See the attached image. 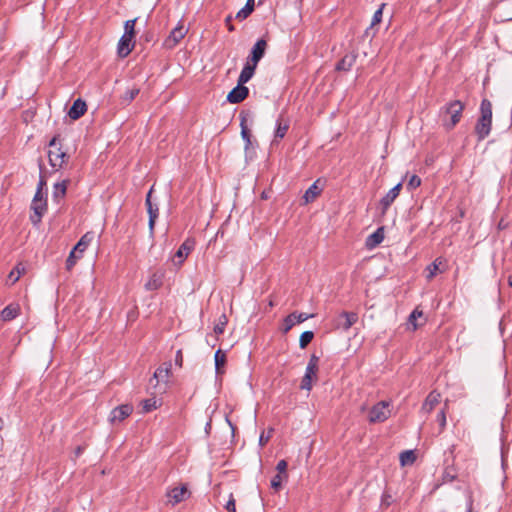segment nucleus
<instances>
[{"label":"nucleus","instance_id":"412c9836","mask_svg":"<svg viewBox=\"0 0 512 512\" xmlns=\"http://www.w3.org/2000/svg\"><path fill=\"white\" fill-rule=\"evenodd\" d=\"M384 240V228L379 227L375 232L366 239V246L370 249L375 248Z\"/></svg>","mask_w":512,"mask_h":512},{"label":"nucleus","instance_id":"f03ea898","mask_svg":"<svg viewBox=\"0 0 512 512\" xmlns=\"http://www.w3.org/2000/svg\"><path fill=\"white\" fill-rule=\"evenodd\" d=\"M492 127V104L488 99H483L480 104V117L475 125V133L478 141L484 140Z\"/></svg>","mask_w":512,"mask_h":512},{"label":"nucleus","instance_id":"ea45409f","mask_svg":"<svg viewBox=\"0 0 512 512\" xmlns=\"http://www.w3.org/2000/svg\"><path fill=\"white\" fill-rule=\"evenodd\" d=\"M422 315H423V312L418 309L413 310V312L410 314V316L408 318V324L412 326L413 330L417 329L416 320H417V318L421 317Z\"/></svg>","mask_w":512,"mask_h":512},{"label":"nucleus","instance_id":"3c124183","mask_svg":"<svg viewBox=\"0 0 512 512\" xmlns=\"http://www.w3.org/2000/svg\"><path fill=\"white\" fill-rule=\"evenodd\" d=\"M272 432H273V429H270V430L268 431V434H267V435H265V433H264V432L260 435V437H259V444H260V446H262V447H263V446H264V445L269 441V439H270V437H271Z\"/></svg>","mask_w":512,"mask_h":512},{"label":"nucleus","instance_id":"603ef678","mask_svg":"<svg viewBox=\"0 0 512 512\" xmlns=\"http://www.w3.org/2000/svg\"><path fill=\"white\" fill-rule=\"evenodd\" d=\"M158 215L159 214L157 213H151V215H149V229L151 232H153L155 221L158 218Z\"/></svg>","mask_w":512,"mask_h":512},{"label":"nucleus","instance_id":"393cba45","mask_svg":"<svg viewBox=\"0 0 512 512\" xmlns=\"http://www.w3.org/2000/svg\"><path fill=\"white\" fill-rule=\"evenodd\" d=\"M356 61V55L347 54L345 55L336 65L338 71H349Z\"/></svg>","mask_w":512,"mask_h":512},{"label":"nucleus","instance_id":"9d476101","mask_svg":"<svg viewBox=\"0 0 512 512\" xmlns=\"http://www.w3.org/2000/svg\"><path fill=\"white\" fill-rule=\"evenodd\" d=\"M133 412V406L130 404H123L115 407L109 416V421L111 423L121 422L127 417H129Z\"/></svg>","mask_w":512,"mask_h":512},{"label":"nucleus","instance_id":"c85d7f7f","mask_svg":"<svg viewBox=\"0 0 512 512\" xmlns=\"http://www.w3.org/2000/svg\"><path fill=\"white\" fill-rule=\"evenodd\" d=\"M68 183H69V180H63L61 182L54 184L53 198L55 200L64 198L66 191H67Z\"/></svg>","mask_w":512,"mask_h":512},{"label":"nucleus","instance_id":"cd10ccee","mask_svg":"<svg viewBox=\"0 0 512 512\" xmlns=\"http://www.w3.org/2000/svg\"><path fill=\"white\" fill-rule=\"evenodd\" d=\"M246 121H247L246 115L244 114V112H241L240 113L241 136L246 143V148H248L249 145L251 144V134L247 128Z\"/></svg>","mask_w":512,"mask_h":512},{"label":"nucleus","instance_id":"79ce46f5","mask_svg":"<svg viewBox=\"0 0 512 512\" xmlns=\"http://www.w3.org/2000/svg\"><path fill=\"white\" fill-rule=\"evenodd\" d=\"M421 185V178L417 175H411L408 183H407V189L412 191L416 188H418Z\"/></svg>","mask_w":512,"mask_h":512},{"label":"nucleus","instance_id":"bb28decb","mask_svg":"<svg viewBox=\"0 0 512 512\" xmlns=\"http://www.w3.org/2000/svg\"><path fill=\"white\" fill-rule=\"evenodd\" d=\"M443 263L444 259L442 257H438L430 265L427 266L426 270L428 274L426 277L428 280H431L433 277H435L438 272H442V270H440V266Z\"/></svg>","mask_w":512,"mask_h":512},{"label":"nucleus","instance_id":"7c9ffc66","mask_svg":"<svg viewBox=\"0 0 512 512\" xmlns=\"http://www.w3.org/2000/svg\"><path fill=\"white\" fill-rule=\"evenodd\" d=\"M24 273H25V267L22 263H19L9 273L8 280L11 281V284H14L19 280L20 276Z\"/></svg>","mask_w":512,"mask_h":512},{"label":"nucleus","instance_id":"1a4fd4ad","mask_svg":"<svg viewBox=\"0 0 512 512\" xmlns=\"http://www.w3.org/2000/svg\"><path fill=\"white\" fill-rule=\"evenodd\" d=\"M195 247V240L193 238H187L178 248L174 255V259L177 261L175 262L177 265H182V263L185 261L187 256L191 253V251Z\"/></svg>","mask_w":512,"mask_h":512},{"label":"nucleus","instance_id":"dca6fc26","mask_svg":"<svg viewBox=\"0 0 512 512\" xmlns=\"http://www.w3.org/2000/svg\"><path fill=\"white\" fill-rule=\"evenodd\" d=\"M133 37L123 34L118 42L117 53L120 58L127 57L134 48Z\"/></svg>","mask_w":512,"mask_h":512},{"label":"nucleus","instance_id":"6ab92c4d","mask_svg":"<svg viewBox=\"0 0 512 512\" xmlns=\"http://www.w3.org/2000/svg\"><path fill=\"white\" fill-rule=\"evenodd\" d=\"M256 67H257V65H254V63L247 60V62L245 63V65L239 75V78H238L239 84L247 83L253 77Z\"/></svg>","mask_w":512,"mask_h":512},{"label":"nucleus","instance_id":"a18cd8bd","mask_svg":"<svg viewBox=\"0 0 512 512\" xmlns=\"http://www.w3.org/2000/svg\"><path fill=\"white\" fill-rule=\"evenodd\" d=\"M437 422L440 426V432H442L446 427V412L445 409H441L437 414Z\"/></svg>","mask_w":512,"mask_h":512},{"label":"nucleus","instance_id":"72a5a7b5","mask_svg":"<svg viewBox=\"0 0 512 512\" xmlns=\"http://www.w3.org/2000/svg\"><path fill=\"white\" fill-rule=\"evenodd\" d=\"M228 323V319H227V316L225 314H222L219 319H218V322L215 324L214 326V332L216 335H221L224 333V330H225V327Z\"/></svg>","mask_w":512,"mask_h":512},{"label":"nucleus","instance_id":"5fc2aeb1","mask_svg":"<svg viewBox=\"0 0 512 512\" xmlns=\"http://www.w3.org/2000/svg\"><path fill=\"white\" fill-rule=\"evenodd\" d=\"M46 185V182L44 181V179L41 177L40 178V181L38 183V187H37V190L36 191H40L42 192V189L43 187Z\"/></svg>","mask_w":512,"mask_h":512},{"label":"nucleus","instance_id":"7ed1b4c3","mask_svg":"<svg viewBox=\"0 0 512 512\" xmlns=\"http://www.w3.org/2000/svg\"><path fill=\"white\" fill-rule=\"evenodd\" d=\"M31 210L33 213L30 215V221L37 226L47 211V200L43 192L36 191L31 203Z\"/></svg>","mask_w":512,"mask_h":512},{"label":"nucleus","instance_id":"f8f14e48","mask_svg":"<svg viewBox=\"0 0 512 512\" xmlns=\"http://www.w3.org/2000/svg\"><path fill=\"white\" fill-rule=\"evenodd\" d=\"M187 33V29L182 24H178L169 34V36L165 40V45L168 48L175 47L181 39L184 38V36Z\"/></svg>","mask_w":512,"mask_h":512},{"label":"nucleus","instance_id":"f3484780","mask_svg":"<svg viewBox=\"0 0 512 512\" xmlns=\"http://www.w3.org/2000/svg\"><path fill=\"white\" fill-rule=\"evenodd\" d=\"M440 400V393L436 391L430 392L422 404L421 412L429 414L440 403Z\"/></svg>","mask_w":512,"mask_h":512},{"label":"nucleus","instance_id":"9b49d317","mask_svg":"<svg viewBox=\"0 0 512 512\" xmlns=\"http://www.w3.org/2000/svg\"><path fill=\"white\" fill-rule=\"evenodd\" d=\"M249 94V90L244 84H237L227 95V101L232 104H237L244 101Z\"/></svg>","mask_w":512,"mask_h":512},{"label":"nucleus","instance_id":"e433bc0d","mask_svg":"<svg viewBox=\"0 0 512 512\" xmlns=\"http://www.w3.org/2000/svg\"><path fill=\"white\" fill-rule=\"evenodd\" d=\"M152 192H153V187H151V189L148 191V193L146 195V199H145V204L147 206V212L149 215H151V213L159 214L158 206L157 205L154 206L151 201Z\"/></svg>","mask_w":512,"mask_h":512},{"label":"nucleus","instance_id":"864d4df0","mask_svg":"<svg viewBox=\"0 0 512 512\" xmlns=\"http://www.w3.org/2000/svg\"><path fill=\"white\" fill-rule=\"evenodd\" d=\"M175 364L179 367H182L183 364V354L181 350H178L175 355Z\"/></svg>","mask_w":512,"mask_h":512},{"label":"nucleus","instance_id":"6e6d98bb","mask_svg":"<svg viewBox=\"0 0 512 512\" xmlns=\"http://www.w3.org/2000/svg\"><path fill=\"white\" fill-rule=\"evenodd\" d=\"M83 450H84V447H82V446H78V447L75 449V455H76V457H79V456L83 453Z\"/></svg>","mask_w":512,"mask_h":512},{"label":"nucleus","instance_id":"b1692460","mask_svg":"<svg viewBox=\"0 0 512 512\" xmlns=\"http://www.w3.org/2000/svg\"><path fill=\"white\" fill-rule=\"evenodd\" d=\"M163 284V274L153 273L145 284V289L148 291L158 290Z\"/></svg>","mask_w":512,"mask_h":512},{"label":"nucleus","instance_id":"aec40b11","mask_svg":"<svg viewBox=\"0 0 512 512\" xmlns=\"http://www.w3.org/2000/svg\"><path fill=\"white\" fill-rule=\"evenodd\" d=\"M20 313V307L17 304H10L6 306L0 313L2 321L7 322L15 319Z\"/></svg>","mask_w":512,"mask_h":512},{"label":"nucleus","instance_id":"f704fd0d","mask_svg":"<svg viewBox=\"0 0 512 512\" xmlns=\"http://www.w3.org/2000/svg\"><path fill=\"white\" fill-rule=\"evenodd\" d=\"M415 459V454L412 450H406L400 454V463L403 466L407 464H412L415 461Z\"/></svg>","mask_w":512,"mask_h":512},{"label":"nucleus","instance_id":"2f4dec72","mask_svg":"<svg viewBox=\"0 0 512 512\" xmlns=\"http://www.w3.org/2000/svg\"><path fill=\"white\" fill-rule=\"evenodd\" d=\"M214 360H215V369H216V372L219 374V373H221V368H222V367L225 365V363H226V355H225V353H224L221 349H218V350L215 352Z\"/></svg>","mask_w":512,"mask_h":512},{"label":"nucleus","instance_id":"0eeeda50","mask_svg":"<svg viewBox=\"0 0 512 512\" xmlns=\"http://www.w3.org/2000/svg\"><path fill=\"white\" fill-rule=\"evenodd\" d=\"M190 496V492L188 491V487L186 484H182L179 487L168 488L166 491V497L168 498V503L172 506H175L184 500H186Z\"/></svg>","mask_w":512,"mask_h":512},{"label":"nucleus","instance_id":"f257e3e1","mask_svg":"<svg viewBox=\"0 0 512 512\" xmlns=\"http://www.w3.org/2000/svg\"><path fill=\"white\" fill-rule=\"evenodd\" d=\"M465 105L460 100H453L441 107L439 117L446 130H452L461 120Z\"/></svg>","mask_w":512,"mask_h":512},{"label":"nucleus","instance_id":"c756f323","mask_svg":"<svg viewBox=\"0 0 512 512\" xmlns=\"http://www.w3.org/2000/svg\"><path fill=\"white\" fill-rule=\"evenodd\" d=\"M255 7V0H247L245 6L237 13L236 18L243 20L246 19Z\"/></svg>","mask_w":512,"mask_h":512},{"label":"nucleus","instance_id":"bf43d9fd","mask_svg":"<svg viewBox=\"0 0 512 512\" xmlns=\"http://www.w3.org/2000/svg\"><path fill=\"white\" fill-rule=\"evenodd\" d=\"M509 20H512V16H511V17H509Z\"/></svg>","mask_w":512,"mask_h":512},{"label":"nucleus","instance_id":"5701e85b","mask_svg":"<svg viewBox=\"0 0 512 512\" xmlns=\"http://www.w3.org/2000/svg\"><path fill=\"white\" fill-rule=\"evenodd\" d=\"M93 239L94 233L86 232L74 246L73 250H75L77 253L83 254L87 247L90 245V243L93 241Z\"/></svg>","mask_w":512,"mask_h":512},{"label":"nucleus","instance_id":"39448f33","mask_svg":"<svg viewBox=\"0 0 512 512\" xmlns=\"http://www.w3.org/2000/svg\"><path fill=\"white\" fill-rule=\"evenodd\" d=\"M58 144L57 136L53 137L49 142V146L55 148L54 150L51 149L48 151L49 164L55 170L62 168L67 158L66 153L63 152L61 148L57 147Z\"/></svg>","mask_w":512,"mask_h":512},{"label":"nucleus","instance_id":"37998d69","mask_svg":"<svg viewBox=\"0 0 512 512\" xmlns=\"http://www.w3.org/2000/svg\"><path fill=\"white\" fill-rule=\"evenodd\" d=\"M283 478L284 476L281 474H276L275 476H273V478L271 479V488H273L275 491L280 490L282 487Z\"/></svg>","mask_w":512,"mask_h":512},{"label":"nucleus","instance_id":"49530a36","mask_svg":"<svg viewBox=\"0 0 512 512\" xmlns=\"http://www.w3.org/2000/svg\"><path fill=\"white\" fill-rule=\"evenodd\" d=\"M383 6L381 5L374 13L371 21V26H374L376 24H379L382 21V15H383Z\"/></svg>","mask_w":512,"mask_h":512},{"label":"nucleus","instance_id":"20e7f679","mask_svg":"<svg viewBox=\"0 0 512 512\" xmlns=\"http://www.w3.org/2000/svg\"><path fill=\"white\" fill-rule=\"evenodd\" d=\"M391 415L390 402L380 401L372 406L369 411L368 420L370 423H381Z\"/></svg>","mask_w":512,"mask_h":512},{"label":"nucleus","instance_id":"4d7b16f0","mask_svg":"<svg viewBox=\"0 0 512 512\" xmlns=\"http://www.w3.org/2000/svg\"><path fill=\"white\" fill-rule=\"evenodd\" d=\"M508 284L512 287V274L508 277Z\"/></svg>","mask_w":512,"mask_h":512},{"label":"nucleus","instance_id":"a211bd4d","mask_svg":"<svg viewBox=\"0 0 512 512\" xmlns=\"http://www.w3.org/2000/svg\"><path fill=\"white\" fill-rule=\"evenodd\" d=\"M86 111H87L86 102L84 100H82L81 98H78L73 102L71 108L69 109L68 116L72 120H77L80 117H82Z\"/></svg>","mask_w":512,"mask_h":512},{"label":"nucleus","instance_id":"8fccbe9b","mask_svg":"<svg viewBox=\"0 0 512 512\" xmlns=\"http://www.w3.org/2000/svg\"><path fill=\"white\" fill-rule=\"evenodd\" d=\"M227 512H236V504L233 494H230L229 500L225 505Z\"/></svg>","mask_w":512,"mask_h":512},{"label":"nucleus","instance_id":"de8ad7c7","mask_svg":"<svg viewBox=\"0 0 512 512\" xmlns=\"http://www.w3.org/2000/svg\"><path fill=\"white\" fill-rule=\"evenodd\" d=\"M276 470L278 471L277 474H281L284 476L285 479H287V462L285 460H280L276 465Z\"/></svg>","mask_w":512,"mask_h":512},{"label":"nucleus","instance_id":"2eb2a0df","mask_svg":"<svg viewBox=\"0 0 512 512\" xmlns=\"http://www.w3.org/2000/svg\"><path fill=\"white\" fill-rule=\"evenodd\" d=\"M314 314H306V313H296L293 312L289 314L284 319V333H287L295 324L302 323L310 318H313Z\"/></svg>","mask_w":512,"mask_h":512},{"label":"nucleus","instance_id":"09e8293b","mask_svg":"<svg viewBox=\"0 0 512 512\" xmlns=\"http://www.w3.org/2000/svg\"><path fill=\"white\" fill-rule=\"evenodd\" d=\"M392 502V496L389 493L384 492L381 498V506L387 508L391 505Z\"/></svg>","mask_w":512,"mask_h":512},{"label":"nucleus","instance_id":"ddd939ff","mask_svg":"<svg viewBox=\"0 0 512 512\" xmlns=\"http://www.w3.org/2000/svg\"><path fill=\"white\" fill-rule=\"evenodd\" d=\"M402 188V183H398L393 188H391L385 196H383L380 200V206L382 209V212L385 213L388 208L391 206V204L395 201V199L399 196L400 191Z\"/></svg>","mask_w":512,"mask_h":512},{"label":"nucleus","instance_id":"473e14b6","mask_svg":"<svg viewBox=\"0 0 512 512\" xmlns=\"http://www.w3.org/2000/svg\"><path fill=\"white\" fill-rule=\"evenodd\" d=\"M289 129V123L285 122L282 123L281 119L279 118L276 122V130H275V138H284L287 131Z\"/></svg>","mask_w":512,"mask_h":512},{"label":"nucleus","instance_id":"58836bf2","mask_svg":"<svg viewBox=\"0 0 512 512\" xmlns=\"http://www.w3.org/2000/svg\"><path fill=\"white\" fill-rule=\"evenodd\" d=\"M82 257V254L77 253L75 250H71L67 260H66V268L67 270H71L73 266L76 264L77 260Z\"/></svg>","mask_w":512,"mask_h":512},{"label":"nucleus","instance_id":"a878e982","mask_svg":"<svg viewBox=\"0 0 512 512\" xmlns=\"http://www.w3.org/2000/svg\"><path fill=\"white\" fill-rule=\"evenodd\" d=\"M319 180L315 181L305 192L303 198L305 203L313 202L321 193V188L318 187Z\"/></svg>","mask_w":512,"mask_h":512},{"label":"nucleus","instance_id":"4be33fe9","mask_svg":"<svg viewBox=\"0 0 512 512\" xmlns=\"http://www.w3.org/2000/svg\"><path fill=\"white\" fill-rule=\"evenodd\" d=\"M170 372H171V363L166 362V363H163L160 367H158L156 369L153 377L157 380V382H159V381L167 382L169 379V376H170Z\"/></svg>","mask_w":512,"mask_h":512},{"label":"nucleus","instance_id":"6e6552de","mask_svg":"<svg viewBox=\"0 0 512 512\" xmlns=\"http://www.w3.org/2000/svg\"><path fill=\"white\" fill-rule=\"evenodd\" d=\"M357 321V313L343 311L336 320V327L343 331H348Z\"/></svg>","mask_w":512,"mask_h":512},{"label":"nucleus","instance_id":"4468645a","mask_svg":"<svg viewBox=\"0 0 512 512\" xmlns=\"http://www.w3.org/2000/svg\"><path fill=\"white\" fill-rule=\"evenodd\" d=\"M266 48H267L266 40H264V39L257 40L251 49V53L248 58V61L254 63V65H258L259 61L263 58V56L265 54Z\"/></svg>","mask_w":512,"mask_h":512},{"label":"nucleus","instance_id":"a19ab883","mask_svg":"<svg viewBox=\"0 0 512 512\" xmlns=\"http://www.w3.org/2000/svg\"><path fill=\"white\" fill-rule=\"evenodd\" d=\"M136 19L127 20L124 25V34L134 38Z\"/></svg>","mask_w":512,"mask_h":512},{"label":"nucleus","instance_id":"13d9d810","mask_svg":"<svg viewBox=\"0 0 512 512\" xmlns=\"http://www.w3.org/2000/svg\"><path fill=\"white\" fill-rule=\"evenodd\" d=\"M467 512H472V500H469V508Z\"/></svg>","mask_w":512,"mask_h":512},{"label":"nucleus","instance_id":"c03bdc74","mask_svg":"<svg viewBox=\"0 0 512 512\" xmlns=\"http://www.w3.org/2000/svg\"><path fill=\"white\" fill-rule=\"evenodd\" d=\"M138 94H139V89H137V88L128 89L124 93L123 100L129 103V102L133 101Z\"/></svg>","mask_w":512,"mask_h":512},{"label":"nucleus","instance_id":"c9c22d12","mask_svg":"<svg viewBox=\"0 0 512 512\" xmlns=\"http://www.w3.org/2000/svg\"><path fill=\"white\" fill-rule=\"evenodd\" d=\"M314 333L312 331H305L300 335L299 346L301 349H304L308 346V344L313 340Z\"/></svg>","mask_w":512,"mask_h":512},{"label":"nucleus","instance_id":"4c0bfd02","mask_svg":"<svg viewBox=\"0 0 512 512\" xmlns=\"http://www.w3.org/2000/svg\"><path fill=\"white\" fill-rule=\"evenodd\" d=\"M143 412H151L158 407V401L155 398L145 399L142 402Z\"/></svg>","mask_w":512,"mask_h":512},{"label":"nucleus","instance_id":"423d86ee","mask_svg":"<svg viewBox=\"0 0 512 512\" xmlns=\"http://www.w3.org/2000/svg\"><path fill=\"white\" fill-rule=\"evenodd\" d=\"M319 358L316 355H312L307 364L305 374L302 378L300 388L303 390L310 391L312 389V380L316 378L318 371Z\"/></svg>","mask_w":512,"mask_h":512}]
</instances>
